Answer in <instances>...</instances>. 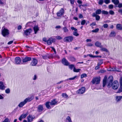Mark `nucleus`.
<instances>
[{"label":"nucleus","mask_w":122,"mask_h":122,"mask_svg":"<svg viewBox=\"0 0 122 122\" xmlns=\"http://www.w3.org/2000/svg\"><path fill=\"white\" fill-rule=\"evenodd\" d=\"M113 81V78L112 76H111L108 78L107 83V86L109 87L112 86V87L113 89H117L119 86L118 81H115L112 83Z\"/></svg>","instance_id":"1"},{"label":"nucleus","mask_w":122,"mask_h":122,"mask_svg":"<svg viewBox=\"0 0 122 122\" xmlns=\"http://www.w3.org/2000/svg\"><path fill=\"white\" fill-rule=\"evenodd\" d=\"M100 77L97 76L93 78L92 81V82L93 84L96 83L97 84L100 83Z\"/></svg>","instance_id":"2"},{"label":"nucleus","mask_w":122,"mask_h":122,"mask_svg":"<svg viewBox=\"0 0 122 122\" xmlns=\"http://www.w3.org/2000/svg\"><path fill=\"white\" fill-rule=\"evenodd\" d=\"M73 39V37L72 36H69L65 37L64 39V42H70L72 41Z\"/></svg>","instance_id":"3"},{"label":"nucleus","mask_w":122,"mask_h":122,"mask_svg":"<svg viewBox=\"0 0 122 122\" xmlns=\"http://www.w3.org/2000/svg\"><path fill=\"white\" fill-rule=\"evenodd\" d=\"M55 40L56 39L55 38L51 37L49 38L47 40V43L48 45H51L53 42H55Z\"/></svg>","instance_id":"4"},{"label":"nucleus","mask_w":122,"mask_h":122,"mask_svg":"<svg viewBox=\"0 0 122 122\" xmlns=\"http://www.w3.org/2000/svg\"><path fill=\"white\" fill-rule=\"evenodd\" d=\"M64 9L63 8H61L58 12L56 13V14L58 17H60L64 15Z\"/></svg>","instance_id":"5"},{"label":"nucleus","mask_w":122,"mask_h":122,"mask_svg":"<svg viewBox=\"0 0 122 122\" xmlns=\"http://www.w3.org/2000/svg\"><path fill=\"white\" fill-rule=\"evenodd\" d=\"M85 87H82L77 91V93L79 94H82L85 92Z\"/></svg>","instance_id":"6"},{"label":"nucleus","mask_w":122,"mask_h":122,"mask_svg":"<svg viewBox=\"0 0 122 122\" xmlns=\"http://www.w3.org/2000/svg\"><path fill=\"white\" fill-rule=\"evenodd\" d=\"M61 62L65 66H68L70 64L67 60L65 58H63Z\"/></svg>","instance_id":"7"},{"label":"nucleus","mask_w":122,"mask_h":122,"mask_svg":"<svg viewBox=\"0 0 122 122\" xmlns=\"http://www.w3.org/2000/svg\"><path fill=\"white\" fill-rule=\"evenodd\" d=\"M21 62L20 58L19 57H16L15 59V63L16 64H20Z\"/></svg>","instance_id":"8"},{"label":"nucleus","mask_w":122,"mask_h":122,"mask_svg":"<svg viewBox=\"0 0 122 122\" xmlns=\"http://www.w3.org/2000/svg\"><path fill=\"white\" fill-rule=\"evenodd\" d=\"M38 62L37 60L35 58H33V60L30 64L31 66H35L36 65Z\"/></svg>","instance_id":"9"},{"label":"nucleus","mask_w":122,"mask_h":122,"mask_svg":"<svg viewBox=\"0 0 122 122\" xmlns=\"http://www.w3.org/2000/svg\"><path fill=\"white\" fill-rule=\"evenodd\" d=\"M34 118V117H33L31 115H29L27 117L28 122H32Z\"/></svg>","instance_id":"10"},{"label":"nucleus","mask_w":122,"mask_h":122,"mask_svg":"<svg viewBox=\"0 0 122 122\" xmlns=\"http://www.w3.org/2000/svg\"><path fill=\"white\" fill-rule=\"evenodd\" d=\"M31 60V58L30 57H26L24 58L22 60L23 63H25Z\"/></svg>","instance_id":"11"},{"label":"nucleus","mask_w":122,"mask_h":122,"mask_svg":"<svg viewBox=\"0 0 122 122\" xmlns=\"http://www.w3.org/2000/svg\"><path fill=\"white\" fill-rule=\"evenodd\" d=\"M28 114V113H26L25 114H23L21 115L19 118V119L20 121H21L22 119L25 118Z\"/></svg>","instance_id":"12"},{"label":"nucleus","mask_w":122,"mask_h":122,"mask_svg":"<svg viewBox=\"0 0 122 122\" xmlns=\"http://www.w3.org/2000/svg\"><path fill=\"white\" fill-rule=\"evenodd\" d=\"M44 110L43 105H39L37 107V111L38 112H41Z\"/></svg>","instance_id":"13"},{"label":"nucleus","mask_w":122,"mask_h":122,"mask_svg":"<svg viewBox=\"0 0 122 122\" xmlns=\"http://www.w3.org/2000/svg\"><path fill=\"white\" fill-rule=\"evenodd\" d=\"M5 88V87L4 83L2 81H0V89L4 90Z\"/></svg>","instance_id":"14"},{"label":"nucleus","mask_w":122,"mask_h":122,"mask_svg":"<svg viewBox=\"0 0 122 122\" xmlns=\"http://www.w3.org/2000/svg\"><path fill=\"white\" fill-rule=\"evenodd\" d=\"M34 98L33 96H31L30 97H28L26 98L25 100V101L26 103L27 102H29L31 101Z\"/></svg>","instance_id":"15"},{"label":"nucleus","mask_w":122,"mask_h":122,"mask_svg":"<svg viewBox=\"0 0 122 122\" xmlns=\"http://www.w3.org/2000/svg\"><path fill=\"white\" fill-rule=\"evenodd\" d=\"M57 101H56V99H54L50 102V105L51 106L55 105L57 104Z\"/></svg>","instance_id":"16"},{"label":"nucleus","mask_w":122,"mask_h":122,"mask_svg":"<svg viewBox=\"0 0 122 122\" xmlns=\"http://www.w3.org/2000/svg\"><path fill=\"white\" fill-rule=\"evenodd\" d=\"M1 34L3 36L5 37L9 34V31H2Z\"/></svg>","instance_id":"17"},{"label":"nucleus","mask_w":122,"mask_h":122,"mask_svg":"<svg viewBox=\"0 0 122 122\" xmlns=\"http://www.w3.org/2000/svg\"><path fill=\"white\" fill-rule=\"evenodd\" d=\"M101 12H102L101 10L100 9H98L96 10L95 13H93L92 14L98 15L100 14Z\"/></svg>","instance_id":"18"},{"label":"nucleus","mask_w":122,"mask_h":122,"mask_svg":"<svg viewBox=\"0 0 122 122\" xmlns=\"http://www.w3.org/2000/svg\"><path fill=\"white\" fill-rule=\"evenodd\" d=\"M26 103V102L24 100L23 101L20 102L18 106L20 107H21L24 106Z\"/></svg>","instance_id":"19"},{"label":"nucleus","mask_w":122,"mask_h":122,"mask_svg":"<svg viewBox=\"0 0 122 122\" xmlns=\"http://www.w3.org/2000/svg\"><path fill=\"white\" fill-rule=\"evenodd\" d=\"M92 16L93 17H95L96 20L97 21L99 20L100 18V16L98 15L92 14Z\"/></svg>","instance_id":"20"},{"label":"nucleus","mask_w":122,"mask_h":122,"mask_svg":"<svg viewBox=\"0 0 122 122\" xmlns=\"http://www.w3.org/2000/svg\"><path fill=\"white\" fill-rule=\"evenodd\" d=\"M50 101L46 102L45 103V105L46 106V107L48 109H50L51 108V107L50 105Z\"/></svg>","instance_id":"21"},{"label":"nucleus","mask_w":122,"mask_h":122,"mask_svg":"<svg viewBox=\"0 0 122 122\" xmlns=\"http://www.w3.org/2000/svg\"><path fill=\"white\" fill-rule=\"evenodd\" d=\"M107 76H105L103 79V86L104 87L106 84V83L107 80Z\"/></svg>","instance_id":"22"},{"label":"nucleus","mask_w":122,"mask_h":122,"mask_svg":"<svg viewBox=\"0 0 122 122\" xmlns=\"http://www.w3.org/2000/svg\"><path fill=\"white\" fill-rule=\"evenodd\" d=\"M116 33L114 31H112L109 35L110 37H114L116 35Z\"/></svg>","instance_id":"23"},{"label":"nucleus","mask_w":122,"mask_h":122,"mask_svg":"<svg viewBox=\"0 0 122 122\" xmlns=\"http://www.w3.org/2000/svg\"><path fill=\"white\" fill-rule=\"evenodd\" d=\"M117 29L119 30H122V25L120 24H117L116 25Z\"/></svg>","instance_id":"24"},{"label":"nucleus","mask_w":122,"mask_h":122,"mask_svg":"<svg viewBox=\"0 0 122 122\" xmlns=\"http://www.w3.org/2000/svg\"><path fill=\"white\" fill-rule=\"evenodd\" d=\"M30 33V31H24L23 32V35L24 36H27L29 35Z\"/></svg>","instance_id":"25"},{"label":"nucleus","mask_w":122,"mask_h":122,"mask_svg":"<svg viewBox=\"0 0 122 122\" xmlns=\"http://www.w3.org/2000/svg\"><path fill=\"white\" fill-rule=\"evenodd\" d=\"M122 96H117L116 97L115 99L117 102L119 101L122 99Z\"/></svg>","instance_id":"26"},{"label":"nucleus","mask_w":122,"mask_h":122,"mask_svg":"<svg viewBox=\"0 0 122 122\" xmlns=\"http://www.w3.org/2000/svg\"><path fill=\"white\" fill-rule=\"evenodd\" d=\"M95 45L99 47H102L101 43L98 41L96 42L95 43Z\"/></svg>","instance_id":"27"},{"label":"nucleus","mask_w":122,"mask_h":122,"mask_svg":"<svg viewBox=\"0 0 122 122\" xmlns=\"http://www.w3.org/2000/svg\"><path fill=\"white\" fill-rule=\"evenodd\" d=\"M34 22H36V21H34L33 22L29 21L26 24V26H31L33 23Z\"/></svg>","instance_id":"28"},{"label":"nucleus","mask_w":122,"mask_h":122,"mask_svg":"<svg viewBox=\"0 0 122 122\" xmlns=\"http://www.w3.org/2000/svg\"><path fill=\"white\" fill-rule=\"evenodd\" d=\"M34 30H39V27L38 25H35L33 28Z\"/></svg>","instance_id":"29"},{"label":"nucleus","mask_w":122,"mask_h":122,"mask_svg":"<svg viewBox=\"0 0 122 122\" xmlns=\"http://www.w3.org/2000/svg\"><path fill=\"white\" fill-rule=\"evenodd\" d=\"M66 121H68V122H72L70 117L68 116H67L66 118Z\"/></svg>","instance_id":"30"},{"label":"nucleus","mask_w":122,"mask_h":122,"mask_svg":"<svg viewBox=\"0 0 122 122\" xmlns=\"http://www.w3.org/2000/svg\"><path fill=\"white\" fill-rule=\"evenodd\" d=\"M62 96L63 97H64L65 98H68V96L66 93H62Z\"/></svg>","instance_id":"31"},{"label":"nucleus","mask_w":122,"mask_h":122,"mask_svg":"<svg viewBox=\"0 0 122 122\" xmlns=\"http://www.w3.org/2000/svg\"><path fill=\"white\" fill-rule=\"evenodd\" d=\"M77 77V76H74L73 77H72V78H69L68 79H66L65 80V81H68L69 80H74L75 79V78H76Z\"/></svg>","instance_id":"32"},{"label":"nucleus","mask_w":122,"mask_h":122,"mask_svg":"<svg viewBox=\"0 0 122 122\" xmlns=\"http://www.w3.org/2000/svg\"><path fill=\"white\" fill-rule=\"evenodd\" d=\"M81 70V69H76L75 67H74L73 71L74 72H78L80 70Z\"/></svg>","instance_id":"33"},{"label":"nucleus","mask_w":122,"mask_h":122,"mask_svg":"<svg viewBox=\"0 0 122 122\" xmlns=\"http://www.w3.org/2000/svg\"><path fill=\"white\" fill-rule=\"evenodd\" d=\"M102 14L104 15H107L108 14V12L107 11H106L104 10H102Z\"/></svg>","instance_id":"34"},{"label":"nucleus","mask_w":122,"mask_h":122,"mask_svg":"<svg viewBox=\"0 0 122 122\" xmlns=\"http://www.w3.org/2000/svg\"><path fill=\"white\" fill-rule=\"evenodd\" d=\"M101 50L102 51H105L106 52H108V51L107 49L105 48H102L101 49Z\"/></svg>","instance_id":"35"},{"label":"nucleus","mask_w":122,"mask_h":122,"mask_svg":"<svg viewBox=\"0 0 122 122\" xmlns=\"http://www.w3.org/2000/svg\"><path fill=\"white\" fill-rule=\"evenodd\" d=\"M87 76V75L86 74H83L81 75V78H82L84 77H85Z\"/></svg>","instance_id":"36"},{"label":"nucleus","mask_w":122,"mask_h":122,"mask_svg":"<svg viewBox=\"0 0 122 122\" xmlns=\"http://www.w3.org/2000/svg\"><path fill=\"white\" fill-rule=\"evenodd\" d=\"M73 35L76 36H79V34L77 33V31H75L73 32Z\"/></svg>","instance_id":"37"},{"label":"nucleus","mask_w":122,"mask_h":122,"mask_svg":"<svg viewBox=\"0 0 122 122\" xmlns=\"http://www.w3.org/2000/svg\"><path fill=\"white\" fill-rule=\"evenodd\" d=\"M86 20H83L81 22V24L82 25H84L86 23Z\"/></svg>","instance_id":"38"},{"label":"nucleus","mask_w":122,"mask_h":122,"mask_svg":"<svg viewBox=\"0 0 122 122\" xmlns=\"http://www.w3.org/2000/svg\"><path fill=\"white\" fill-rule=\"evenodd\" d=\"M120 87H122V77L120 79Z\"/></svg>","instance_id":"39"},{"label":"nucleus","mask_w":122,"mask_h":122,"mask_svg":"<svg viewBox=\"0 0 122 122\" xmlns=\"http://www.w3.org/2000/svg\"><path fill=\"white\" fill-rule=\"evenodd\" d=\"M10 90L8 88L5 90V92L6 93L9 94L10 92Z\"/></svg>","instance_id":"40"},{"label":"nucleus","mask_w":122,"mask_h":122,"mask_svg":"<svg viewBox=\"0 0 122 122\" xmlns=\"http://www.w3.org/2000/svg\"><path fill=\"white\" fill-rule=\"evenodd\" d=\"M103 63L102 60H100V61L97 64L98 66H100Z\"/></svg>","instance_id":"41"},{"label":"nucleus","mask_w":122,"mask_h":122,"mask_svg":"<svg viewBox=\"0 0 122 122\" xmlns=\"http://www.w3.org/2000/svg\"><path fill=\"white\" fill-rule=\"evenodd\" d=\"M103 2V0H100L98 2V4L100 5H102Z\"/></svg>","instance_id":"42"},{"label":"nucleus","mask_w":122,"mask_h":122,"mask_svg":"<svg viewBox=\"0 0 122 122\" xmlns=\"http://www.w3.org/2000/svg\"><path fill=\"white\" fill-rule=\"evenodd\" d=\"M114 3L115 5H117L119 3V1L118 0H116L114 1Z\"/></svg>","instance_id":"43"},{"label":"nucleus","mask_w":122,"mask_h":122,"mask_svg":"<svg viewBox=\"0 0 122 122\" xmlns=\"http://www.w3.org/2000/svg\"><path fill=\"white\" fill-rule=\"evenodd\" d=\"M109 12V14L112 15H113L114 14V11L112 10H110Z\"/></svg>","instance_id":"44"},{"label":"nucleus","mask_w":122,"mask_h":122,"mask_svg":"<svg viewBox=\"0 0 122 122\" xmlns=\"http://www.w3.org/2000/svg\"><path fill=\"white\" fill-rule=\"evenodd\" d=\"M121 92H122V87H120V88L119 89L117 93H119Z\"/></svg>","instance_id":"45"},{"label":"nucleus","mask_w":122,"mask_h":122,"mask_svg":"<svg viewBox=\"0 0 122 122\" xmlns=\"http://www.w3.org/2000/svg\"><path fill=\"white\" fill-rule=\"evenodd\" d=\"M74 65L71 64L69 65V68L71 69V70H72L73 67L74 68Z\"/></svg>","instance_id":"46"},{"label":"nucleus","mask_w":122,"mask_h":122,"mask_svg":"<svg viewBox=\"0 0 122 122\" xmlns=\"http://www.w3.org/2000/svg\"><path fill=\"white\" fill-rule=\"evenodd\" d=\"M88 56L90 57L93 58L98 57V56H93L91 54H89Z\"/></svg>","instance_id":"47"},{"label":"nucleus","mask_w":122,"mask_h":122,"mask_svg":"<svg viewBox=\"0 0 122 122\" xmlns=\"http://www.w3.org/2000/svg\"><path fill=\"white\" fill-rule=\"evenodd\" d=\"M70 60L71 61H73L75 60V59L74 57H72L70 58Z\"/></svg>","instance_id":"48"},{"label":"nucleus","mask_w":122,"mask_h":122,"mask_svg":"<svg viewBox=\"0 0 122 122\" xmlns=\"http://www.w3.org/2000/svg\"><path fill=\"white\" fill-rule=\"evenodd\" d=\"M37 76L36 75H35L33 77V80H35L37 79Z\"/></svg>","instance_id":"49"},{"label":"nucleus","mask_w":122,"mask_h":122,"mask_svg":"<svg viewBox=\"0 0 122 122\" xmlns=\"http://www.w3.org/2000/svg\"><path fill=\"white\" fill-rule=\"evenodd\" d=\"M96 25V22H93L90 25L91 26H95Z\"/></svg>","instance_id":"50"},{"label":"nucleus","mask_w":122,"mask_h":122,"mask_svg":"<svg viewBox=\"0 0 122 122\" xmlns=\"http://www.w3.org/2000/svg\"><path fill=\"white\" fill-rule=\"evenodd\" d=\"M109 8L110 9H112L113 7V6L112 4H111L109 5L108 6Z\"/></svg>","instance_id":"51"},{"label":"nucleus","mask_w":122,"mask_h":122,"mask_svg":"<svg viewBox=\"0 0 122 122\" xmlns=\"http://www.w3.org/2000/svg\"><path fill=\"white\" fill-rule=\"evenodd\" d=\"M108 24H104L103 25V26L105 28H107L108 27Z\"/></svg>","instance_id":"52"},{"label":"nucleus","mask_w":122,"mask_h":122,"mask_svg":"<svg viewBox=\"0 0 122 122\" xmlns=\"http://www.w3.org/2000/svg\"><path fill=\"white\" fill-rule=\"evenodd\" d=\"M104 2L106 4H107L110 3V0H104Z\"/></svg>","instance_id":"53"},{"label":"nucleus","mask_w":122,"mask_h":122,"mask_svg":"<svg viewBox=\"0 0 122 122\" xmlns=\"http://www.w3.org/2000/svg\"><path fill=\"white\" fill-rule=\"evenodd\" d=\"M70 3L72 5H73L74 3L75 0H70Z\"/></svg>","instance_id":"54"},{"label":"nucleus","mask_w":122,"mask_h":122,"mask_svg":"<svg viewBox=\"0 0 122 122\" xmlns=\"http://www.w3.org/2000/svg\"><path fill=\"white\" fill-rule=\"evenodd\" d=\"M83 17L82 15L81 14H79V18L80 19L82 18Z\"/></svg>","instance_id":"55"},{"label":"nucleus","mask_w":122,"mask_h":122,"mask_svg":"<svg viewBox=\"0 0 122 122\" xmlns=\"http://www.w3.org/2000/svg\"><path fill=\"white\" fill-rule=\"evenodd\" d=\"M22 28V27L21 26V25H19L18 26L17 29L18 30H20Z\"/></svg>","instance_id":"56"},{"label":"nucleus","mask_w":122,"mask_h":122,"mask_svg":"<svg viewBox=\"0 0 122 122\" xmlns=\"http://www.w3.org/2000/svg\"><path fill=\"white\" fill-rule=\"evenodd\" d=\"M77 2L78 4H81L82 3V1L81 0H78Z\"/></svg>","instance_id":"57"},{"label":"nucleus","mask_w":122,"mask_h":122,"mask_svg":"<svg viewBox=\"0 0 122 122\" xmlns=\"http://www.w3.org/2000/svg\"><path fill=\"white\" fill-rule=\"evenodd\" d=\"M2 30H9L6 28L5 26H3L2 27Z\"/></svg>","instance_id":"58"},{"label":"nucleus","mask_w":122,"mask_h":122,"mask_svg":"<svg viewBox=\"0 0 122 122\" xmlns=\"http://www.w3.org/2000/svg\"><path fill=\"white\" fill-rule=\"evenodd\" d=\"M56 38L57 39L61 40L62 39V38L60 36H56Z\"/></svg>","instance_id":"59"},{"label":"nucleus","mask_w":122,"mask_h":122,"mask_svg":"<svg viewBox=\"0 0 122 122\" xmlns=\"http://www.w3.org/2000/svg\"><path fill=\"white\" fill-rule=\"evenodd\" d=\"M118 7L119 8H121L122 7V3H120L118 5Z\"/></svg>","instance_id":"60"},{"label":"nucleus","mask_w":122,"mask_h":122,"mask_svg":"<svg viewBox=\"0 0 122 122\" xmlns=\"http://www.w3.org/2000/svg\"><path fill=\"white\" fill-rule=\"evenodd\" d=\"M71 29L72 30H77V29L74 27H71Z\"/></svg>","instance_id":"61"},{"label":"nucleus","mask_w":122,"mask_h":122,"mask_svg":"<svg viewBox=\"0 0 122 122\" xmlns=\"http://www.w3.org/2000/svg\"><path fill=\"white\" fill-rule=\"evenodd\" d=\"M9 119L8 118H6L5 119L3 122H9Z\"/></svg>","instance_id":"62"},{"label":"nucleus","mask_w":122,"mask_h":122,"mask_svg":"<svg viewBox=\"0 0 122 122\" xmlns=\"http://www.w3.org/2000/svg\"><path fill=\"white\" fill-rule=\"evenodd\" d=\"M13 41H9L7 43L8 45H10L12 44L13 42Z\"/></svg>","instance_id":"63"},{"label":"nucleus","mask_w":122,"mask_h":122,"mask_svg":"<svg viewBox=\"0 0 122 122\" xmlns=\"http://www.w3.org/2000/svg\"><path fill=\"white\" fill-rule=\"evenodd\" d=\"M87 45L88 46H93V44L91 43L87 44Z\"/></svg>","instance_id":"64"}]
</instances>
